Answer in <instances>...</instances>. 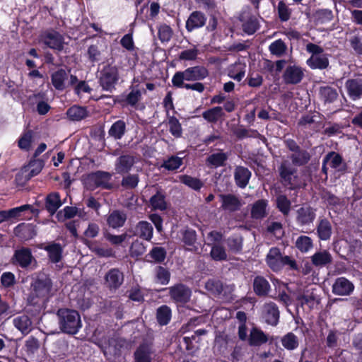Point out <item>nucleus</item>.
<instances>
[{
	"label": "nucleus",
	"instance_id": "4d7b16f0",
	"mask_svg": "<svg viewBox=\"0 0 362 362\" xmlns=\"http://www.w3.org/2000/svg\"><path fill=\"white\" fill-rule=\"evenodd\" d=\"M179 179L181 182L194 190L199 189L203 185L202 182L199 179L189 175H180Z\"/></svg>",
	"mask_w": 362,
	"mask_h": 362
},
{
	"label": "nucleus",
	"instance_id": "de8ad7c7",
	"mask_svg": "<svg viewBox=\"0 0 362 362\" xmlns=\"http://www.w3.org/2000/svg\"><path fill=\"white\" fill-rule=\"evenodd\" d=\"M228 76L236 81H241L245 76V66L240 64H235L228 69Z\"/></svg>",
	"mask_w": 362,
	"mask_h": 362
},
{
	"label": "nucleus",
	"instance_id": "864d4df0",
	"mask_svg": "<svg viewBox=\"0 0 362 362\" xmlns=\"http://www.w3.org/2000/svg\"><path fill=\"white\" fill-rule=\"evenodd\" d=\"M211 257L215 261H223L227 259L226 249L219 243H214L211 246L210 252Z\"/></svg>",
	"mask_w": 362,
	"mask_h": 362
},
{
	"label": "nucleus",
	"instance_id": "3c124183",
	"mask_svg": "<svg viewBox=\"0 0 362 362\" xmlns=\"http://www.w3.org/2000/svg\"><path fill=\"white\" fill-rule=\"evenodd\" d=\"M125 129V122L122 120H118L112 125L109 129L108 134L110 136L114 137L115 139H119L124 134Z\"/></svg>",
	"mask_w": 362,
	"mask_h": 362
},
{
	"label": "nucleus",
	"instance_id": "20e7f679",
	"mask_svg": "<svg viewBox=\"0 0 362 362\" xmlns=\"http://www.w3.org/2000/svg\"><path fill=\"white\" fill-rule=\"evenodd\" d=\"M120 79L119 68L112 64H107L100 71L99 83L103 90L112 93Z\"/></svg>",
	"mask_w": 362,
	"mask_h": 362
},
{
	"label": "nucleus",
	"instance_id": "c03bdc74",
	"mask_svg": "<svg viewBox=\"0 0 362 362\" xmlns=\"http://www.w3.org/2000/svg\"><path fill=\"white\" fill-rule=\"evenodd\" d=\"M276 208L284 216H288L291 211V202L288 198L284 194H278L275 200Z\"/></svg>",
	"mask_w": 362,
	"mask_h": 362
},
{
	"label": "nucleus",
	"instance_id": "7c9ffc66",
	"mask_svg": "<svg viewBox=\"0 0 362 362\" xmlns=\"http://www.w3.org/2000/svg\"><path fill=\"white\" fill-rule=\"evenodd\" d=\"M105 52V46L103 42H97L88 47L87 54L88 59L91 62L100 61Z\"/></svg>",
	"mask_w": 362,
	"mask_h": 362
},
{
	"label": "nucleus",
	"instance_id": "7ed1b4c3",
	"mask_svg": "<svg viewBox=\"0 0 362 362\" xmlns=\"http://www.w3.org/2000/svg\"><path fill=\"white\" fill-rule=\"evenodd\" d=\"M209 76V71L203 66H195L186 69L182 71L176 72L172 78V83L175 87L183 86L185 81H199Z\"/></svg>",
	"mask_w": 362,
	"mask_h": 362
},
{
	"label": "nucleus",
	"instance_id": "dca6fc26",
	"mask_svg": "<svg viewBox=\"0 0 362 362\" xmlns=\"http://www.w3.org/2000/svg\"><path fill=\"white\" fill-rule=\"evenodd\" d=\"M310 258L312 264L319 269L327 267L333 262L332 255L327 250L317 251Z\"/></svg>",
	"mask_w": 362,
	"mask_h": 362
},
{
	"label": "nucleus",
	"instance_id": "b1692460",
	"mask_svg": "<svg viewBox=\"0 0 362 362\" xmlns=\"http://www.w3.org/2000/svg\"><path fill=\"white\" fill-rule=\"evenodd\" d=\"M283 257L279 248L272 247L267 255V263L273 271H279L282 268Z\"/></svg>",
	"mask_w": 362,
	"mask_h": 362
},
{
	"label": "nucleus",
	"instance_id": "2f4dec72",
	"mask_svg": "<svg viewBox=\"0 0 362 362\" xmlns=\"http://www.w3.org/2000/svg\"><path fill=\"white\" fill-rule=\"evenodd\" d=\"M267 233L274 235L277 238L283 236L284 231L281 221H276L273 216H270L265 221Z\"/></svg>",
	"mask_w": 362,
	"mask_h": 362
},
{
	"label": "nucleus",
	"instance_id": "a18cd8bd",
	"mask_svg": "<svg viewBox=\"0 0 362 362\" xmlns=\"http://www.w3.org/2000/svg\"><path fill=\"white\" fill-rule=\"evenodd\" d=\"M281 341L282 346L289 351L296 349L299 345L298 338L293 332H288L283 336Z\"/></svg>",
	"mask_w": 362,
	"mask_h": 362
},
{
	"label": "nucleus",
	"instance_id": "4be33fe9",
	"mask_svg": "<svg viewBox=\"0 0 362 362\" xmlns=\"http://www.w3.org/2000/svg\"><path fill=\"white\" fill-rule=\"evenodd\" d=\"M253 290L258 296H267L271 291V285L264 276H257L253 280Z\"/></svg>",
	"mask_w": 362,
	"mask_h": 362
},
{
	"label": "nucleus",
	"instance_id": "a19ab883",
	"mask_svg": "<svg viewBox=\"0 0 362 362\" xmlns=\"http://www.w3.org/2000/svg\"><path fill=\"white\" fill-rule=\"evenodd\" d=\"M172 312L170 307L163 305L157 309L156 319L160 325H166L170 321Z\"/></svg>",
	"mask_w": 362,
	"mask_h": 362
},
{
	"label": "nucleus",
	"instance_id": "39448f33",
	"mask_svg": "<svg viewBox=\"0 0 362 362\" xmlns=\"http://www.w3.org/2000/svg\"><path fill=\"white\" fill-rule=\"evenodd\" d=\"M284 144L291 151L288 158L294 166H303L310 162L311 159L310 153L301 148L293 139H287L284 140Z\"/></svg>",
	"mask_w": 362,
	"mask_h": 362
},
{
	"label": "nucleus",
	"instance_id": "ea45409f",
	"mask_svg": "<svg viewBox=\"0 0 362 362\" xmlns=\"http://www.w3.org/2000/svg\"><path fill=\"white\" fill-rule=\"evenodd\" d=\"M68 79V74L64 69H59L52 75V83L57 90H63L66 86L65 81Z\"/></svg>",
	"mask_w": 362,
	"mask_h": 362
},
{
	"label": "nucleus",
	"instance_id": "052dcab7",
	"mask_svg": "<svg viewBox=\"0 0 362 362\" xmlns=\"http://www.w3.org/2000/svg\"><path fill=\"white\" fill-rule=\"evenodd\" d=\"M182 164V158L176 156H172L164 161L162 167L168 170H175L180 167Z\"/></svg>",
	"mask_w": 362,
	"mask_h": 362
},
{
	"label": "nucleus",
	"instance_id": "603ef678",
	"mask_svg": "<svg viewBox=\"0 0 362 362\" xmlns=\"http://www.w3.org/2000/svg\"><path fill=\"white\" fill-rule=\"evenodd\" d=\"M168 127L170 134L175 138H180L182 134V129L178 119L174 116L168 117Z\"/></svg>",
	"mask_w": 362,
	"mask_h": 362
},
{
	"label": "nucleus",
	"instance_id": "37998d69",
	"mask_svg": "<svg viewBox=\"0 0 362 362\" xmlns=\"http://www.w3.org/2000/svg\"><path fill=\"white\" fill-rule=\"evenodd\" d=\"M149 202L152 209L154 210L163 211L167 208L165 196L160 191H158L153 196H152Z\"/></svg>",
	"mask_w": 362,
	"mask_h": 362
},
{
	"label": "nucleus",
	"instance_id": "4c0bfd02",
	"mask_svg": "<svg viewBox=\"0 0 362 362\" xmlns=\"http://www.w3.org/2000/svg\"><path fill=\"white\" fill-rule=\"evenodd\" d=\"M320 99L325 103H332L338 98L336 89L330 86H322L319 89Z\"/></svg>",
	"mask_w": 362,
	"mask_h": 362
},
{
	"label": "nucleus",
	"instance_id": "423d86ee",
	"mask_svg": "<svg viewBox=\"0 0 362 362\" xmlns=\"http://www.w3.org/2000/svg\"><path fill=\"white\" fill-rule=\"evenodd\" d=\"M281 183L289 189H296L300 186L297 170L291 165L288 160L283 161L279 168Z\"/></svg>",
	"mask_w": 362,
	"mask_h": 362
},
{
	"label": "nucleus",
	"instance_id": "c85d7f7f",
	"mask_svg": "<svg viewBox=\"0 0 362 362\" xmlns=\"http://www.w3.org/2000/svg\"><path fill=\"white\" fill-rule=\"evenodd\" d=\"M248 344L253 346H259L268 341V337L261 329L253 327L247 338Z\"/></svg>",
	"mask_w": 362,
	"mask_h": 362
},
{
	"label": "nucleus",
	"instance_id": "338daca9",
	"mask_svg": "<svg viewBox=\"0 0 362 362\" xmlns=\"http://www.w3.org/2000/svg\"><path fill=\"white\" fill-rule=\"evenodd\" d=\"M173 35V30L168 25H161L158 28V37L162 42H168Z\"/></svg>",
	"mask_w": 362,
	"mask_h": 362
},
{
	"label": "nucleus",
	"instance_id": "49530a36",
	"mask_svg": "<svg viewBox=\"0 0 362 362\" xmlns=\"http://www.w3.org/2000/svg\"><path fill=\"white\" fill-rule=\"evenodd\" d=\"M269 50L272 54L281 57L286 54L287 45L281 39L276 40L270 44Z\"/></svg>",
	"mask_w": 362,
	"mask_h": 362
},
{
	"label": "nucleus",
	"instance_id": "cd10ccee",
	"mask_svg": "<svg viewBox=\"0 0 362 362\" xmlns=\"http://www.w3.org/2000/svg\"><path fill=\"white\" fill-rule=\"evenodd\" d=\"M13 325L23 335L28 334L32 330V321L28 315H23L13 319Z\"/></svg>",
	"mask_w": 362,
	"mask_h": 362
},
{
	"label": "nucleus",
	"instance_id": "79ce46f5",
	"mask_svg": "<svg viewBox=\"0 0 362 362\" xmlns=\"http://www.w3.org/2000/svg\"><path fill=\"white\" fill-rule=\"evenodd\" d=\"M296 247L302 253H307L313 247V241L307 235H300L295 242Z\"/></svg>",
	"mask_w": 362,
	"mask_h": 362
},
{
	"label": "nucleus",
	"instance_id": "473e14b6",
	"mask_svg": "<svg viewBox=\"0 0 362 362\" xmlns=\"http://www.w3.org/2000/svg\"><path fill=\"white\" fill-rule=\"evenodd\" d=\"M268 202L265 199H259L252 206L251 216L255 219H262L267 214Z\"/></svg>",
	"mask_w": 362,
	"mask_h": 362
},
{
	"label": "nucleus",
	"instance_id": "9d476101",
	"mask_svg": "<svg viewBox=\"0 0 362 362\" xmlns=\"http://www.w3.org/2000/svg\"><path fill=\"white\" fill-rule=\"evenodd\" d=\"M40 40L48 47L62 50L64 48V37L56 30H49L40 35Z\"/></svg>",
	"mask_w": 362,
	"mask_h": 362
},
{
	"label": "nucleus",
	"instance_id": "c9c22d12",
	"mask_svg": "<svg viewBox=\"0 0 362 362\" xmlns=\"http://www.w3.org/2000/svg\"><path fill=\"white\" fill-rule=\"evenodd\" d=\"M62 205L59 193L53 192L47 196L45 200V208L48 212L53 215Z\"/></svg>",
	"mask_w": 362,
	"mask_h": 362
},
{
	"label": "nucleus",
	"instance_id": "e2e57ef3",
	"mask_svg": "<svg viewBox=\"0 0 362 362\" xmlns=\"http://www.w3.org/2000/svg\"><path fill=\"white\" fill-rule=\"evenodd\" d=\"M277 11L281 21H287L290 18L291 10L283 1H279L277 6Z\"/></svg>",
	"mask_w": 362,
	"mask_h": 362
},
{
	"label": "nucleus",
	"instance_id": "0e129e2a",
	"mask_svg": "<svg viewBox=\"0 0 362 362\" xmlns=\"http://www.w3.org/2000/svg\"><path fill=\"white\" fill-rule=\"evenodd\" d=\"M333 17L332 11L327 8L320 9L315 13L316 19L321 23L332 21Z\"/></svg>",
	"mask_w": 362,
	"mask_h": 362
},
{
	"label": "nucleus",
	"instance_id": "2eb2a0df",
	"mask_svg": "<svg viewBox=\"0 0 362 362\" xmlns=\"http://www.w3.org/2000/svg\"><path fill=\"white\" fill-rule=\"evenodd\" d=\"M136 162V158L130 154L118 157L115 161V170L117 174H127Z\"/></svg>",
	"mask_w": 362,
	"mask_h": 362
},
{
	"label": "nucleus",
	"instance_id": "5701e85b",
	"mask_svg": "<svg viewBox=\"0 0 362 362\" xmlns=\"http://www.w3.org/2000/svg\"><path fill=\"white\" fill-rule=\"evenodd\" d=\"M206 21L205 15L200 11L192 12L186 21V29L189 32L202 28Z\"/></svg>",
	"mask_w": 362,
	"mask_h": 362
},
{
	"label": "nucleus",
	"instance_id": "f704fd0d",
	"mask_svg": "<svg viewBox=\"0 0 362 362\" xmlns=\"http://www.w3.org/2000/svg\"><path fill=\"white\" fill-rule=\"evenodd\" d=\"M223 107L216 106L202 112L203 118L209 123L215 124L224 117Z\"/></svg>",
	"mask_w": 362,
	"mask_h": 362
},
{
	"label": "nucleus",
	"instance_id": "680f3d73",
	"mask_svg": "<svg viewBox=\"0 0 362 362\" xmlns=\"http://www.w3.org/2000/svg\"><path fill=\"white\" fill-rule=\"evenodd\" d=\"M78 209L76 207L66 206L62 211L57 213V217L59 221H64L67 218H71L74 217L77 214Z\"/></svg>",
	"mask_w": 362,
	"mask_h": 362
},
{
	"label": "nucleus",
	"instance_id": "58836bf2",
	"mask_svg": "<svg viewBox=\"0 0 362 362\" xmlns=\"http://www.w3.org/2000/svg\"><path fill=\"white\" fill-rule=\"evenodd\" d=\"M68 117L72 121H80L88 115L86 107L74 105L66 112Z\"/></svg>",
	"mask_w": 362,
	"mask_h": 362
},
{
	"label": "nucleus",
	"instance_id": "a878e982",
	"mask_svg": "<svg viewBox=\"0 0 362 362\" xmlns=\"http://www.w3.org/2000/svg\"><path fill=\"white\" fill-rule=\"evenodd\" d=\"M127 220V214L124 211L114 210L107 217V225L112 228L122 227Z\"/></svg>",
	"mask_w": 362,
	"mask_h": 362
},
{
	"label": "nucleus",
	"instance_id": "5fc2aeb1",
	"mask_svg": "<svg viewBox=\"0 0 362 362\" xmlns=\"http://www.w3.org/2000/svg\"><path fill=\"white\" fill-rule=\"evenodd\" d=\"M40 348L39 341L33 337H30L25 342V350L27 355L30 357H35Z\"/></svg>",
	"mask_w": 362,
	"mask_h": 362
},
{
	"label": "nucleus",
	"instance_id": "aec40b11",
	"mask_svg": "<svg viewBox=\"0 0 362 362\" xmlns=\"http://www.w3.org/2000/svg\"><path fill=\"white\" fill-rule=\"evenodd\" d=\"M14 258L16 263L22 268H27L31 265L33 262H35L30 250L25 247L16 250Z\"/></svg>",
	"mask_w": 362,
	"mask_h": 362
},
{
	"label": "nucleus",
	"instance_id": "4468645a",
	"mask_svg": "<svg viewBox=\"0 0 362 362\" xmlns=\"http://www.w3.org/2000/svg\"><path fill=\"white\" fill-rule=\"evenodd\" d=\"M240 21L243 23V30L248 34H254L259 28V22L257 18L250 14L249 11H243L239 17Z\"/></svg>",
	"mask_w": 362,
	"mask_h": 362
},
{
	"label": "nucleus",
	"instance_id": "72a5a7b5",
	"mask_svg": "<svg viewBox=\"0 0 362 362\" xmlns=\"http://www.w3.org/2000/svg\"><path fill=\"white\" fill-rule=\"evenodd\" d=\"M153 226L147 221H140L136 226L135 234L144 240H150L153 237Z\"/></svg>",
	"mask_w": 362,
	"mask_h": 362
},
{
	"label": "nucleus",
	"instance_id": "6ab92c4d",
	"mask_svg": "<svg viewBox=\"0 0 362 362\" xmlns=\"http://www.w3.org/2000/svg\"><path fill=\"white\" fill-rule=\"evenodd\" d=\"M105 285L110 290L117 289L124 281V274L118 269H112L105 274Z\"/></svg>",
	"mask_w": 362,
	"mask_h": 362
},
{
	"label": "nucleus",
	"instance_id": "9b49d317",
	"mask_svg": "<svg viewBox=\"0 0 362 362\" xmlns=\"http://www.w3.org/2000/svg\"><path fill=\"white\" fill-rule=\"evenodd\" d=\"M316 209L310 206H303L296 211V221L300 226L311 225L316 217Z\"/></svg>",
	"mask_w": 362,
	"mask_h": 362
},
{
	"label": "nucleus",
	"instance_id": "393cba45",
	"mask_svg": "<svg viewBox=\"0 0 362 362\" xmlns=\"http://www.w3.org/2000/svg\"><path fill=\"white\" fill-rule=\"evenodd\" d=\"M325 162L328 163L330 168L336 172H344L346 170V164L341 156L336 152H330L325 157Z\"/></svg>",
	"mask_w": 362,
	"mask_h": 362
},
{
	"label": "nucleus",
	"instance_id": "f3484780",
	"mask_svg": "<svg viewBox=\"0 0 362 362\" xmlns=\"http://www.w3.org/2000/svg\"><path fill=\"white\" fill-rule=\"evenodd\" d=\"M262 316L267 324L276 325L279 319V310L276 305L273 302L265 303L262 307Z\"/></svg>",
	"mask_w": 362,
	"mask_h": 362
},
{
	"label": "nucleus",
	"instance_id": "1a4fd4ad",
	"mask_svg": "<svg viewBox=\"0 0 362 362\" xmlns=\"http://www.w3.org/2000/svg\"><path fill=\"white\" fill-rule=\"evenodd\" d=\"M218 198L222 210L230 213L239 211L244 204L242 199L233 194H220Z\"/></svg>",
	"mask_w": 362,
	"mask_h": 362
},
{
	"label": "nucleus",
	"instance_id": "412c9836",
	"mask_svg": "<svg viewBox=\"0 0 362 362\" xmlns=\"http://www.w3.org/2000/svg\"><path fill=\"white\" fill-rule=\"evenodd\" d=\"M233 175L236 185L243 189L249 183L252 173L248 168L240 165L235 167Z\"/></svg>",
	"mask_w": 362,
	"mask_h": 362
},
{
	"label": "nucleus",
	"instance_id": "a211bd4d",
	"mask_svg": "<svg viewBox=\"0 0 362 362\" xmlns=\"http://www.w3.org/2000/svg\"><path fill=\"white\" fill-rule=\"evenodd\" d=\"M345 88L349 97L352 100H357L362 98V78H350L345 82Z\"/></svg>",
	"mask_w": 362,
	"mask_h": 362
},
{
	"label": "nucleus",
	"instance_id": "bb28decb",
	"mask_svg": "<svg viewBox=\"0 0 362 362\" xmlns=\"http://www.w3.org/2000/svg\"><path fill=\"white\" fill-rule=\"evenodd\" d=\"M307 65L312 69H325L329 66V59L327 54L322 53L317 56H311L306 61Z\"/></svg>",
	"mask_w": 362,
	"mask_h": 362
},
{
	"label": "nucleus",
	"instance_id": "09e8293b",
	"mask_svg": "<svg viewBox=\"0 0 362 362\" xmlns=\"http://www.w3.org/2000/svg\"><path fill=\"white\" fill-rule=\"evenodd\" d=\"M45 250L48 252L50 260L57 263L62 258V247L58 243H52L45 247Z\"/></svg>",
	"mask_w": 362,
	"mask_h": 362
},
{
	"label": "nucleus",
	"instance_id": "e433bc0d",
	"mask_svg": "<svg viewBox=\"0 0 362 362\" xmlns=\"http://www.w3.org/2000/svg\"><path fill=\"white\" fill-rule=\"evenodd\" d=\"M152 349L151 345L144 344L136 351L134 356L136 362H151Z\"/></svg>",
	"mask_w": 362,
	"mask_h": 362
},
{
	"label": "nucleus",
	"instance_id": "c756f323",
	"mask_svg": "<svg viewBox=\"0 0 362 362\" xmlns=\"http://www.w3.org/2000/svg\"><path fill=\"white\" fill-rule=\"evenodd\" d=\"M318 238L322 240H327L331 238L332 228L329 221L320 218L316 228Z\"/></svg>",
	"mask_w": 362,
	"mask_h": 362
},
{
	"label": "nucleus",
	"instance_id": "ddd939ff",
	"mask_svg": "<svg viewBox=\"0 0 362 362\" xmlns=\"http://www.w3.org/2000/svg\"><path fill=\"white\" fill-rule=\"evenodd\" d=\"M354 290V284L345 277L336 279L332 286V293L337 296H349Z\"/></svg>",
	"mask_w": 362,
	"mask_h": 362
},
{
	"label": "nucleus",
	"instance_id": "0eeeda50",
	"mask_svg": "<svg viewBox=\"0 0 362 362\" xmlns=\"http://www.w3.org/2000/svg\"><path fill=\"white\" fill-rule=\"evenodd\" d=\"M112 175L108 172L98 170L90 173L84 180L87 189L93 190L97 187L110 189L112 187L110 183Z\"/></svg>",
	"mask_w": 362,
	"mask_h": 362
},
{
	"label": "nucleus",
	"instance_id": "6e6d98bb",
	"mask_svg": "<svg viewBox=\"0 0 362 362\" xmlns=\"http://www.w3.org/2000/svg\"><path fill=\"white\" fill-rule=\"evenodd\" d=\"M226 244L230 251L238 253L242 250L243 238L239 235H233L227 239Z\"/></svg>",
	"mask_w": 362,
	"mask_h": 362
},
{
	"label": "nucleus",
	"instance_id": "6e6552de",
	"mask_svg": "<svg viewBox=\"0 0 362 362\" xmlns=\"http://www.w3.org/2000/svg\"><path fill=\"white\" fill-rule=\"evenodd\" d=\"M168 289L170 299L176 303L185 304L190 300L192 291L183 284H177Z\"/></svg>",
	"mask_w": 362,
	"mask_h": 362
},
{
	"label": "nucleus",
	"instance_id": "69168bd1",
	"mask_svg": "<svg viewBox=\"0 0 362 362\" xmlns=\"http://www.w3.org/2000/svg\"><path fill=\"white\" fill-rule=\"evenodd\" d=\"M169 272L163 267H158L156 270V278L158 282L165 285L169 282L170 280Z\"/></svg>",
	"mask_w": 362,
	"mask_h": 362
},
{
	"label": "nucleus",
	"instance_id": "f257e3e1",
	"mask_svg": "<svg viewBox=\"0 0 362 362\" xmlns=\"http://www.w3.org/2000/svg\"><path fill=\"white\" fill-rule=\"evenodd\" d=\"M54 295L51 279L45 274H38L33 278L28 300L33 305H45Z\"/></svg>",
	"mask_w": 362,
	"mask_h": 362
},
{
	"label": "nucleus",
	"instance_id": "774afa93",
	"mask_svg": "<svg viewBox=\"0 0 362 362\" xmlns=\"http://www.w3.org/2000/svg\"><path fill=\"white\" fill-rule=\"evenodd\" d=\"M322 199L329 206H337L341 204V199L328 191L322 192Z\"/></svg>",
	"mask_w": 362,
	"mask_h": 362
},
{
	"label": "nucleus",
	"instance_id": "13d9d810",
	"mask_svg": "<svg viewBox=\"0 0 362 362\" xmlns=\"http://www.w3.org/2000/svg\"><path fill=\"white\" fill-rule=\"evenodd\" d=\"M44 167V163L42 160L37 159L31 161L29 163L28 168L29 172L25 175L27 180H30L32 177H34L39 174Z\"/></svg>",
	"mask_w": 362,
	"mask_h": 362
},
{
	"label": "nucleus",
	"instance_id": "f03ea898",
	"mask_svg": "<svg viewBox=\"0 0 362 362\" xmlns=\"http://www.w3.org/2000/svg\"><path fill=\"white\" fill-rule=\"evenodd\" d=\"M57 315L60 329L66 334H75L81 327V317L74 310L61 308Z\"/></svg>",
	"mask_w": 362,
	"mask_h": 362
},
{
	"label": "nucleus",
	"instance_id": "8fccbe9b",
	"mask_svg": "<svg viewBox=\"0 0 362 362\" xmlns=\"http://www.w3.org/2000/svg\"><path fill=\"white\" fill-rule=\"evenodd\" d=\"M228 156L227 153L223 152H218L216 153H213L210 155L207 159L206 162L214 166V167H220L225 165L226 161L227 160Z\"/></svg>",
	"mask_w": 362,
	"mask_h": 362
},
{
	"label": "nucleus",
	"instance_id": "bf43d9fd",
	"mask_svg": "<svg viewBox=\"0 0 362 362\" xmlns=\"http://www.w3.org/2000/svg\"><path fill=\"white\" fill-rule=\"evenodd\" d=\"M139 182V177L137 174H128L123 177L121 185L126 189H134Z\"/></svg>",
	"mask_w": 362,
	"mask_h": 362
},
{
	"label": "nucleus",
	"instance_id": "f8f14e48",
	"mask_svg": "<svg viewBox=\"0 0 362 362\" xmlns=\"http://www.w3.org/2000/svg\"><path fill=\"white\" fill-rule=\"evenodd\" d=\"M304 76L303 69L297 65L288 66L283 74V80L286 84H298Z\"/></svg>",
	"mask_w": 362,
	"mask_h": 362
}]
</instances>
